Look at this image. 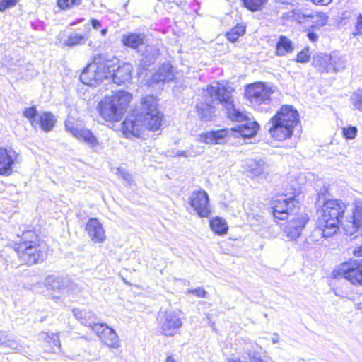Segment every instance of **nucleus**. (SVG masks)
Listing matches in <instances>:
<instances>
[{
	"instance_id": "obj_12",
	"label": "nucleus",
	"mask_w": 362,
	"mask_h": 362,
	"mask_svg": "<svg viewBox=\"0 0 362 362\" xmlns=\"http://www.w3.org/2000/svg\"><path fill=\"white\" fill-rule=\"evenodd\" d=\"M309 220L305 214H299L291 218L284 228V233L289 240H296L300 236Z\"/></svg>"
},
{
	"instance_id": "obj_8",
	"label": "nucleus",
	"mask_w": 362,
	"mask_h": 362,
	"mask_svg": "<svg viewBox=\"0 0 362 362\" xmlns=\"http://www.w3.org/2000/svg\"><path fill=\"white\" fill-rule=\"evenodd\" d=\"M346 205L340 199H329L324 202L321 216L318 218L322 226H327L337 232Z\"/></svg>"
},
{
	"instance_id": "obj_26",
	"label": "nucleus",
	"mask_w": 362,
	"mask_h": 362,
	"mask_svg": "<svg viewBox=\"0 0 362 362\" xmlns=\"http://www.w3.org/2000/svg\"><path fill=\"white\" fill-rule=\"evenodd\" d=\"M14 160L6 149L0 148V175H9L12 173Z\"/></svg>"
},
{
	"instance_id": "obj_10",
	"label": "nucleus",
	"mask_w": 362,
	"mask_h": 362,
	"mask_svg": "<svg viewBox=\"0 0 362 362\" xmlns=\"http://www.w3.org/2000/svg\"><path fill=\"white\" fill-rule=\"evenodd\" d=\"M299 202L294 197L286 199L281 197L272 202L273 215L279 220L288 218L290 216L295 215L298 210Z\"/></svg>"
},
{
	"instance_id": "obj_24",
	"label": "nucleus",
	"mask_w": 362,
	"mask_h": 362,
	"mask_svg": "<svg viewBox=\"0 0 362 362\" xmlns=\"http://www.w3.org/2000/svg\"><path fill=\"white\" fill-rule=\"evenodd\" d=\"M75 138L83 141L84 143L88 144V146L94 151H98L100 143L98 141L97 137L90 130L86 128H80V130L76 135Z\"/></svg>"
},
{
	"instance_id": "obj_29",
	"label": "nucleus",
	"mask_w": 362,
	"mask_h": 362,
	"mask_svg": "<svg viewBox=\"0 0 362 362\" xmlns=\"http://www.w3.org/2000/svg\"><path fill=\"white\" fill-rule=\"evenodd\" d=\"M294 49L293 42L284 35H281L276 45V54L284 56Z\"/></svg>"
},
{
	"instance_id": "obj_1",
	"label": "nucleus",
	"mask_w": 362,
	"mask_h": 362,
	"mask_svg": "<svg viewBox=\"0 0 362 362\" xmlns=\"http://www.w3.org/2000/svg\"><path fill=\"white\" fill-rule=\"evenodd\" d=\"M233 90L223 83H216L207 86L204 92V100L197 105V114L202 121H211L214 115L215 105L221 104L226 110L228 117L233 121L243 122L247 117L235 107L233 99Z\"/></svg>"
},
{
	"instance_id": "obj_51",
	"label": "nucleus",
	"mask_w": 362,
	"mask_h": 362,
	"mask_svg": "<svg viewBox=\"0 0 362 362\" xmlns=\"http://www.w3.org/2000/svg\"><path fill=\"white\" fill-rule=\"evenodd\" d=\"M315 4L328 5L332 0H312Z\"/></svg>"
},
{
	"instance_id": "obj_33",
	"label": "nucleus",
	"mask_w": 362,
	"mask_h": 362,
	"mask_svg": "<svg viewBox=\"0 0 362 362\" xmlns=\"http://www.w3.org/2000/svg\"><path fill=\"white\" fill-rule=\"evenodd\" d=\"M1 339L0 346L9 348L11 350L16 351H22L24 349L21 344L8 335L1 333Z\"/></svg>"
},
{
	"instance_id": "obj_11",
	"label": "nucleus",
	"mask_w": 362,
	"mask_h": 362,
	"mask_svg": "<svg viewBox=\"0 0 362 362\" xmlns=\"http://www.w3.org/2000/svg\"><path fill=\"white\" fill-rule=\"evenodd\" d=\"M269 132L271 136L276 140L282 141L291 137L296 126L277 115L273 116L268 122Z\"/></svg>"
},
{
	"instance_id": "obj_59",
	"label": "nucleus",
	"mask_w": 362,
	"mask_h": 362,
	"mask_svg": "<svg viewBox=\"0 0 362 362\" xmlns=\"http://www.w3.org/2000/svg\"><path fill=\"white\" fill-rule=\"evenodd\" d=\"M155 52L156 54H158V49H156Z\"/></svg>"
},
{
	"instance_id": "obj_2",
	"label": "nucleus",
	"mask_w": 362,
	"mask_h": 362,
	"mask_svg": "<svg viewBox=\"0 0 362 362\" xmlns=\"http://www.w3.org/2000/svg\"><path fill=\"white\" fill-rule=\"evenodd\" d=\"M157 107V100L154 96L144 97L141 99L140 113L129 115L122 123L124 135L127 138H143L145 130H158L162 124L163 115Z\"/></svg>"
},
{
	"instance_id": "obj_50",
	"label": "nucleus",
	"mask_w": 362,
	"mask_h": 362,
	"mask_svg": "<svg viewBox=\"0 0 362 362\" xmlns=\"http://www.w3.org/2000/svg\"><path fill=\"white\" fill-rule=\"evenodd\" d=\"M356 29L357 30V33L359 35H362V15H359L357 18V22L356 25Z\"/></svg>"
},
{
	"instance_id": "obj_41",
	"label": "nucleus",
	"mask_w": 362,
	"mask_h": 362,
	"mask_svg": "<svg viewBox=\"0 0 362 362\" xmlns=\"http://www.w3.org/2000/svg\"><path fill=\"white\" fill-rule=\"evenodd\" d=\"M245 6L252 11H257L261 9L267 0H242Z\"/></svg>"
},
{
	"instance_id": "obj_22",
	"label": "nucleus",
	"mask_w": 362,
	"mask_h": 362,
	"mask_svg": "<svg viewBox=\"0 0 362 362\" xmlns=\"http://www.w3.org/2000/svg\"><path fill=\"white\" fill-rule=\"evenodd\" d=\"M276 115L285 119L287 122L294 126H297L299 123V115L296 108L290 105H284L277 111Z\"/></svg>"
},
{
	"instance_id": "obj_20",
	"label": "nucleus",
	"mask_w": 362,
	"mask_h": 362,
	"mask_svg": "<svg viewBox=\"0 0 362 362\" xmlns=\"http://www.w3.org/2000/svg\"><path fill=\"white\" fill-rule=\"evenodd\" d=\"M110 76H112V81L115 83L121 84L131 79L133 66L129 63L124 62L119 65L116 70H111Z\"/></svg>"
},
{
	"instance_id": "obj_56",
	"label": "nucleus",
	"mask_w": 362,
	"mask_h": 362,
	"mask_svg": "<svg viewBox=\"0 0 362 362\" xmlns=\"http://www.w3.org/2000/svg\"><path fill=\"white\" fill-rule=\"evenodd\" d=\"M355 308L356 310H358L362 313V300L361 302L356 303Z\"/></svg>"
},
{
	"instance_id": "obj_55",
	"label": "nucleus",
	"mask_w": 362,
	"mask_h": 362,
	"mask_svg": "<svg viewBox=\"0 0 362 362\" xmlns=\"http://www.w3.org/2000/svg\"><path fill=\"white\" fill-rule=\"evenodd\" d=\"M91 24L93 28L95 29H98L100 26V22L96 19H92Z\"/></svg>"
},
{
	"instance_id": "obj_18",
	"label": "nucleus",
	"mask_w": 362,
	"mask_h": 362,
	"mask_svg": "<svg viewBox=\"0 0 362 362\" xmlns=\"http://www.w3.org/2000/svg\"><path fill=\"white\" fill-rule=\"evenodd\" d=\"M45 285L53 291L61 292L76 291L77 285L62 277L49 276L44 282Z\"/></svg>"
},
{
	"instance_id": "obj_46",
	"label": "nucleus",
	"mask_w": 362,
	"mask_h": 362,
	"mask_svg": "<svg viewBox=\"0 0 362 362\" xmlns=\"http://www.w3.org/2000/svg\"><path fill=\"white\" fill-rule=\"evenodd\" d=\"M65 127H66V129L70 132L73 136H76V135L78 134V132H79L80 129L77 128L76 124L71 122V121H69V120H67L65 122Z\"/></svg>"
},
{
	"instance_id": "obj_52",
	"label": "nucleus",
	"mask_w": 362,
	"mask_h": 362,
	"mask_svg": "<svg viewBox=\"0 0 362 362\" xmlns=\"http://www.w3.org/2000/svg\"><path fill=\"white\" fill-rule=\"evenodd\" d=\"M354 254L356 257H362V245L356 247L354 250Z\"/></svg>"
},
{
	"instance_id": "obj_7",
	"label": "nucleus",
	"mask_w": 362,
	"mask_h": 362,
	"mask_svg": "<svg viewBox=\"0 0 362 362\" xmlns=\"http://www.w3.org/2000/svg\"><path fill=\"white\" fill-rule=\"evenodd\" d=\"M274 92L273 87L262 82H255L245 88V97L250 103L261 111H267L272 102L271 95Z\"/></svg>"
},
{
	"instance_id": "obj_38",
	"label": "nucleus",
	"mask_w": 362,
	"mask_h": 362,
	"mask_svg": "<svg viewBox=\"0 0 362 362\" xmlns=\"http://www.w3.org/2000/svg\"><path fill=\"white\" fill-rule=\"evenodd\" d=\"M23 115L29 119L33 128L37 129L38 127L39 122L37 119L39 115H37L35 107L25 109L23 112Z\"/></svg>"
},
{
	"instance_id": "obj_19",
	"label": "nucleus",
	"mask_w": 362,
	"mask_h": 362,
	"mask_svg": "<svg viewBox=\"0 0 362 362\" xmlns=\"http://www.w3.org/2000/svg\"><path fill=\"white\" fill-rule=\"evenodd\" d=\"M122 44L129 48L139 51L141 47H146V35L139 33H127L121 37Z\"/></svg>"
},
{
	"instance_id": "obj_58",
	"label": "nucleus",
	"mask_w": 362,
	"mask_h": 362,
	"mask_svg": "<svg viewBox=\"0 0 362 362\" xmlns=\"http://www.w3.org/2000/svg\"><path fill=\"white\" fill-rule=\"evenodd\" d=\"M107 32V30L106 28L103 29V30L100 31V33H101V34H102L103 35H106Z\"/></svg>"
},
{
	"instance_id": "obj_16",
	"label": "nucleus",
	"mask_w": 362,
	"mask_h": 362,
	"mask_svg": "<svg viewBox=\"0 0 362 362\" xmlns=\"http://www.w3.org/2000/svg\"><path fill=\"white\" fill-rule=\"evenodd\" d=\"M335 233L337 232L331 230L327 226H322L321 221L318 220L317 227L306 238L303 246L306 249L310 248L313 245L320 243L322 238H329Z\"/></svg>"
},
{
	"instance_id": "obj_35",
	"label": "nucleus",
	"mask_w": 362,
	"mask_h": 362,
	"mask_svg": "<svg viewBox=\"0 0 362 362\" xmlns=\"http://www.w3.org/2000/svg\"><path fill=\"white\" fill-rule=\"evenodd\" d=\"M42 339L50 344L51 351L56 352L60 349V341L57 333L44 332L41 334Z\"/></svg>"
},
{
	"instance_id": "obj_40",
	"label": "nucleus",
	"mask_w": 362,
	"mask_h": 362,
	"mask_svg": "<svg viewBox=\"0 0 362 362\" xmlns=\"http://www.w3.org/2000/svg\"><path fill=\"white\" fill-rule=\"evenodd\" d=\"M245 33V29L243 26H236L230 31L228 32L226 37L230 42H235L240 36H242Z\"/></svg>"
},
{
	"instance_id": "obj_44",
	"label": "nucleus",
	"mask_w": 362,
	"mask_h": 362,
	"mask_svg": "<svg viewBox=\"0 0 362 362\" xmlns=\"http://www.w3.org/2000/svg\"><path fill=\"white\" fill-rule=\"evenodd\" d=\"M310 57V53L308 48L303 49L297 55V62L300 63L308 62Z\"/></svg>"
},
{
	"instance_id": "obj_32",
	"label": "nucleus",
	"mask_w": 362,
	"mask_h": 362,
	"mask_svg": "<svg viewBox=\"0 0 362 362\" xmlns=\"http://www.w3.org/2000/svg\"><path fill=\"white\" fill-rule=\"evenodd\" d=\"M211 230L218 235H223L227 233L228 226L226 221L220 217H216L210 221Z\"/></svg>"
},
{
	"instance_id": "obj_57",
	"label": "nucleus",
	"mask_w": 362,
	"mask_h": 362,
	"mask_svg": "<svg viewBox=\"0 0 362 362\" xmlns=\"http://www.w3.org/2000/svg\"><path fill=\"white\" fill-rule=\"evenodd\" d=\"M165 362H176V361L173 358L172 356H168L166 358Z\"/></svg>"
},
{
	"instance_id": "obj_5",
	"label": "nucleus",
	"mask_w": 362,
	"mask_h": 362,
	"mask_svg": "<svg viewBox=\"0 0 362 362\" xmlns=\"http://www.w3.org/2000/svg\"><path fill=\"white\" fill-rule=\"evenodd\" d=\"M258 128L257 122L247 120L231 129H222L202 133L198 136L197 140L209 145L223 144L227 141L233 132H238L242 137L250 138L256 134Z\"/></svg>"
},
{
	"instance_id": "obj_6",
	"label": "nucleus",
	"mask_w": 362,
	"mask_h": 362,
	"mask_svg": "<svg viewBox=\"0 0 362 362\" xmlns=\"http://www.w3.org/2000/svg\"><path fill=\"white\" fill-rule=\"evenodd\" d=\"M111 74L110 66L102 56H97L83 69L81 81L90 86H96L104 79H108Z\"/></svg>"
},
{
	"instance_id": "obj_25",
	"label": "nucleus",
	"mask_w": 362,
	"mask_h": 362,
	"mask_svg": "<svg viewBox=\"0 0 362 362\" xmlns=\"http://www.w3.org/2000/svg\"><path fill=\"white\" fill-rule=\"evenodd\" d=\"M174 78L173 66L167 63L163 64L152 76V81L156 83L170 81Z\"/></svg>"
},
{
	"instance_id": "obj_31",
	"label": "nucleus",
	"mask_w": 362,
	"mask_h": 362,
	"mask_svg": "<svg viewBox=\"0 0 362 362\" xmlns=\"http://www.w3.org/2000/svg\"><path fill=\"white\" fill-rule=\"evenodd\" d=\"M37 120L39 122L38 127L46 132H50L56 122L54 116L49 112L40 114Z\"/></svg>"
},
{
	"instance_id": "obj_49",
	"label": "nucleus",
	"mask_w": 362,
	"mask_h": 362,
	"mask_svg": "<svg viewBox=\"0 0 362 362\" xmlns=\"http://www.w3.org/2000/svg\"><path fill=\"white\" fill-rule=\"evenodd\" d=\"M187 156L188 157H194L198 155H200L203 152V149L201 147L197 146L196 148L193 146H192L190 148H189L187 150Z\"/></svg>"
},
{
	"instance_id": "obj_13",
	"label": "nucleus",
	"mask_w": 362,
	"mask_h": 362,
	"mask_svg": "<svg viewBox=\"0 0 362 362\" xmlns=\"http://www.w3.org/2000/svg\"><path fill=\"white\" fill-rule=\"evenodd\" d=\"M189 203L201 217H208L211 213L209 196L204 190L194 191L189 197Z\"/></svg>"
},
{
	"instance_id": "obj_34",
	"label": "nucleus",
	"mask_w": 362,
	"mask_h": 362,
	"mask_svg": "<svg viewBox=\"0 0 362 362\" xmlns=\"http://www.w3.org/2000/svg\"><path fill=\"white\" fill-rule=\"evenodd\" d=\"M332 62H331V71L339 72L343 71L346 67L347 62L345 56H341L337 53L334 52L331 54Z\"/></svg>"
},
{
	"instance_id": "obj_39",
	"label": "nucleus",
	"mask_w": 362,
	"mask_h": 362,
	"mask_svg": "<svg viewBox=\"0 0 362 362\" xmlns=\"http://www.w3.org/2000/svg\"><path fill=\"white\" fill-rule=\"evenodd\" d=\"M350 102L355 110L362 112V88L358 89L351 95Z\"/></svg>"
},
{
	"instance_id": "obj_15",
	"label": "nucleus",
	"mask_w": 362,
	"mask_h": 362,
	"mask_svg": "<svg viewBox=\"0 0 362 362\" xmlns=\"http://www.w3.org/2000/svg\"><path fill=\"white\" fill-rule=\"evenodd\" d=\"M93 332L100 338L101 341L110 348L119 347V339L115 330L106 324L99 323L93 327Z\"/></svg>"
},
{
	"instance_id": "obj_9",
	"label": "nucleus",
	"mask_w": 362,
	"mask_h": 362,
	"mask_svg": "<svg viewBox=\"0 0 362 362\" xmlns=\"http://www.w3.org/2000/svg\"><path fill=\"white\" fill-rule=\"evenodd\" d=\"M158 327L162 334L166 337L175 335L182 326L180 314L174 310L160 312L158 316Z\"/></svg>"
},
{
	"instance_id": "obj_4",
	"label": "nucleus",
	"mask_w": 362,
	"mask_h": 362,
	"mask_svg": "<svg viewBox=\"0 0 362 362\" xmlns=\"http://www.w3.org/2000/svg\"><path fill=\"white\" fill-rule=\"evenodd\" d=\"M37 235L33 230L23 233L19 243H15L13 247L22 264L32 265L42 262L45 253L38 244Z\"/></svg>"
},
{
	"instance_id": "obj_3",
	"label": "nucleus",
	"mask_w": 362,
	"mask_h": 362,
	"mask_svg": "<svg viewBox=\"0 0 362 362\" xmlns=\"http://www.w3.org/2000/svg\"><path fill=\"white\" fill-rule=\"evenodd\" d=\"M132 98V95L124 90H118L110 96H105L98 103L97 110L106 122L121 120Z\"/></svg>"
},
{
	"instance_id": "obj_17",
	"label": "nucleus",
	"mask_w": 362,
	"mask_h": 362,
	"mask_svg": "<svg viewBox=\"0 0 362 362\" xmlns=\"http://www.w3.org/2000/svg\"><path fill=\"white\" fill-rule=\"evenodd\" d=\"M86 232L94 243H103L106 239L102 223L95 218H90L86 225Z\"/></svg>"
},
{
	"instance_id": "obj_42",
	"label": "nucleus",
	"mask_w": 362,
	"mask_h": 362,
	"mask_svg": "<svg viewBox=\"0 0 362 362\" xmlns=\"http://www.w3.org/2000/svg\"><path fill=\"white\" fill-rule=\"evenodd\" d=\"M81 3V0H58L57 4L62 9H67L75 6H78Z\"/></svg>"
},
{
	"instance_id": "obj_21",
	"label": "nucleus",
	"mask_w": 362,
	"mask_h": 362,
	"mask_svg": "<svg viewBox=\"0 0 362 362\" xmlns=\"http://www.w3.org/2000/svg\"><path fill=\"white\" fill-rule=\"evenodd\" d=\"M72 312L82 325L90 327L93 331V327L98 324L95 322V315L90 310L74 308Z\"/></svg>"
},
{
	"instance_id": "obj_47",
	"label": "nucleus",
	"mask_w": 362,
	"mask_h": 362,
	"mask_svg": "<svg viewBox=\"0 0 362 362\" xmlns=\"http://www.w3.org/2000/svg\"><path fill=\"white\" fill-rule=\"evenodd\" d=\"M187 293H193L194 295L199 298H206L207 296V291L201 287H198L194 289L189 288Z\"/></svg>"
},
{
	"instance_id": "obj_60",
	"label": "nucleus",
	"mask_w": 362,
	"mask_h": 362,
	"mask_svg": "<svg viewBox=\"0 0 362 362\" xmlns=\"http://www.w3.org/2000/svg\"><path fill=\"white\" fill-rule=\"evenodd\" d=\"M272 341H273V343H276L277 341L276 340V339H273Z\"/></svg>"
},
{
	"instance_id": "obj_45",
	"label": "nucleus",
	"mask_w": 362,
	"mask_h": 362,
	"mask_svg": "<svg viewBox=\"0 0 362 362\" xmlns=\"http://www.w3.org/2000/svg\"><path fill=\"white\" fill-rule=\"evenodd\" d=\"M16 4L17 0H0V11H4L7 8L13 7Z\"/></svg>"
},
{
	"instance_id": "obj_48",
	"label": "nucleus",
	"mask_w": 362,
	"mask_h": 362,
	"mask_svg": "<svg viewBox=\"0 0 362 362\" xmlns=\"http://www.w3.org/2000/svg\"><path fill=\"white\" fill-rule=\"evenodd\" d=\"M116 173L118 176L122 177L127 182L129 183L132 181L131 175L127 172L125 169L119 168L117 169Z\"/></svg>"
},
{
	"instance_id": "obj_36",
	"label": "nucleus",
	"mask_w": 362,
	"mask_h": 362,
	"mask_svg": "<svg viewBox=\"0 0 362 362\" xmlns=\"http://www.w3.org/2000/svg\"><path fill=\"white\" fill-rule=\"evenodd\" d=\"M311 15L312 17H310L309 23H310L312 26L318 28L322 27L325 25L328 21L329 17L325 13L311 11Z\"/></svg>"
},
{
	"instance_id": "obj_30",
	"label": "nucleus",
	"mask_w": 362,
	"mask_h": 362,
	"mask_svg": "<svg viewBox=\"0 0 362 362\" xmlns=\"http://www.w3.org/2000/svg\"><path fill=\"white\" fill-rule=\"evenodd\" d=\"M351 227L354 230L350 231L352 234L354 231L361 230L362 233V202L356 201L354 203V211H353Z\"/></svg>"
},
{
	"instance_id": "obj_23",
	"label": "nucleus",
	"mask_w": 362,
	"mask_h": 362,
	"mask_svg": "<svg viewBox=\"0 0 362 362\" xmlns=\"http://www.w3.org/2000/svg\"><path fill=\"white\" fill-rule=\"evenodd\" d=\"M331 54L319 53L313 57V64L320 73H329L331 71Z\"/></svg>"
},
{
	"instance_id": "obj_28",
	"label": "nucleus",
	"mask_w": 362,
	"mask_h": 362,
	"mask_svg": "<svg viewBox=\"0 0 362 362\" xmlns=\"http://www.w3.org/2000/svg\"><path fill=\"white\" fill-rule=\"evenodd\" d=\"M247 168L254 176H259L267 172L268 165L262 158L252 159L247 162Z\"/></svg>"
},
{
	"instance_id": "obj_43",
	"label": "nucleus",
	"mask_w": 362,
	"mask_h": 362,
	"mask_svg": "<svg viewBox=\"0 0 362 362\" xmlns=\"http://www.w3.org/2000/svg\"><path fill=\"white\" fill-rule=\"evenodd\" d=\"M342 132L343 136L346 139H354L357 135L358 129L356 127L349 126L348 127H344Z\"/></svg>"
},
{
	"instance_id": "obj_53",
	"label": "nucleus",
	"mask_w": 362,
	"mask_h": 362,
	"mask_svg": "<svg viewBox=\"0 0 362 362\" xmlns=\"http://www.w3.org/2000/svg\"><path fill=\"white\" fill-rule=\"evenodd\" d=\"M308 37L311 42H315L318 38V36L314 33H308Z\"/></svg>"
},
{
	"instance_id": "obj_37",
	"label": "nucleus",
	"mask_w": 362,
	"mask_h": 362,
	"mask_svg": "<svg viewBox=\"0 0 362 362\" xmlns=\"http://www.w3.org/2000/svg\"><path fill=\"white\" fill-rule=\"evenodd\" d=\"M88 39L87 34L80 35L78 33L71 34L68 36L67 40L64 42V45L71 47L81 44H84Z\"/></svg>"
},
{
	"instance_id": "obj_27",
	"label": "nucleus",
	"mask_w": 362,
	"mask_h": 362,
	"mask_svg": "<svg viewBox=\"0 0 362 362\" xmlns=\"http://www.w3.org/2000/svg\"><path fill=\"white\" fill-rule=\"evenodd\" d=\"M310 17H312L311 11L308 9L293 10L284 15V18L296 21L300 24L309 23Z\"/></svg>"
},
{
	"instance_id": "obj_14",
	"label": "nucleus",
	"mask_w": 362,
	"mask_h": 362,
	"mask_svg": "<svg viewBox=\"0 0 362 362\" xmlns=\"http://www.w3.org/2000/svg\"><path fill=\"white\" fill-rule=\"evenodd\" d=\"M343 276L354 285L362 286V260H351L341 267Z\"/></svg>"
},
{
	"instance_id": "obj_54",
	"label": "nucleus",
	"mask_w": 362,
	"mask_h": 362,
	"mask_svg": "<svg viewBox=\"0 0 362 362\" xmlns=\"http://www.w3.org/2000/svg\"><path fill=\"white\" fill-rule=\"evenodd\" d=\"M176 156L188 158L187 150H185V151H177V153H176Z\"/></svg>"
}]
</instances>
